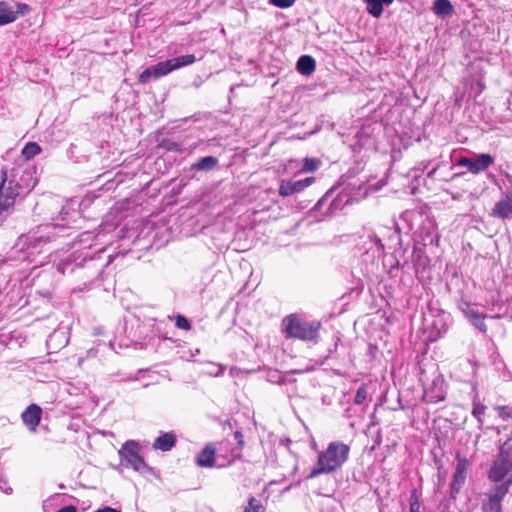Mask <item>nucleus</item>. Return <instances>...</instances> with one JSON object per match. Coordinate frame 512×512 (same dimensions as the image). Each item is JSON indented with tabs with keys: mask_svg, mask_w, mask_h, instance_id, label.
Masks as SVG:
<instances>
[{
	"mask_svg": "<svg viewBox=\"0 0 512 512\" xmlns=\"http://www.w3.org/2000/svg\"><path fill=\"white\" fill-rule=\"evenodd\" d=\"M494 163V158L490 154L482 153L475 158L462 157L457 161V166L465 167L472 174L484 172Z\"/></svg>",
	"mask_w": 512,
	"mask_h": 512,
	"instance_id": "obj_7",
	"label": "nucleus"
},
{
	"mask_svg": "<svg viewBox=\"0 0 512 512\" xmlns=\"http://www.w3.org/2000/svg\"><path fill=\"white\" fill-rule=\"evenodd\" d=\"M492 215L501 219H512V196L507 195L499 200L492 210Z\"/></svg>",
	"mask_w": 512,
	"mask_h": 512,
	"instance_id": "obj_14",
	"label": "nucleus"
},
{
	"mask_svg": "<svg viewBox=\"0 0 512 512\" xmlns=\"http://www.w3.org/2000/svg\"><path fill=\"white\" fill-rule=\"evenodd\" d=\"M433 13L444 19L451 16L454 12V7L450 0H435L432 6Z\"/></svg>",
	"mask_w": 512,
	"mask_h": 512,
	"instance_id": "obj_15",
	"label": "nucleus"
},
{
	"mask_svg": "<svg viewBox=\"0 0 512 512\" xmlns=\"http://www.w3.org/2000/svg\"><path fill=\"white\" fill-rule=\"evenodd\" d=\"M177 436L174 432H161L154 440L153 448L160 451H170L176 444Z\"/></svg>",
	"mask_w": 512,
	"mask_h": 512,
	"instance_id": "obj_13",
	"label": "nucleus"
},
{
	"mask_svg": "<svg viewBox=\"0 0 512 512\" xmlns=\"http://www.w3.org/2000/svg\"><path fill=\"white\" fill-rule=\"evenodd\" d=\"M350 447L339 441L331 442L328 447L319 453L309 478H316L322 474H328L340 469L347 461Z\"/></svg>",
	"mask_w": 512,
	"mask_h": 512,
	"instance_id": "obj_1",
	"label": "nucleus"
},
{
	"mask_svg": "<svg viewBox=\"0 0 512 512\" xmlns=\"http://www.w3.org/2000/svg\"><path fill=\"white\" fill-rule=\"evenodd\" d=\"M410 512H420V504L415 491L411 495Z\"/></svg>",
	"mask_w": 512,
	"mask_h": 512,
	"instance_id": "obj_33",
	"label": "nucleus"
},
{
	"mask_svg": "<svg viewBox=\"0 0 512 512\" xmlns=\"http://www.w3.org/2000/svg\"><path fill=\"white\" fill-rule=\"evenodd\" d=\"M393 0H365L367 12L375 18H380L384 5H391Z\"/></svg>",
	"mask_w": 512,
	"mask_h": 512,
	"instance_id": "obj_17",
	"label": "nucleus"
},
{
	"mask_svg": "<svg viewBox=\"0 0 512 512\" xmlns=\"http://www.w3.org/2000/svg\"><path fill=\"white\" fill-rule=\"evenodd\" d=\"M483 512H502L501 505L484 502L482 506Z\"/></svg>",
	"mask_w": 512,
	"mask_h": 512,
	"instance_id": "obj_32",
	"label": "nucleus"
},
{
	"mask_svg": "<svg viewBox=\"0 0 512 512\" xmlns=\"http://www.w3.org/2000/svg\"><path fill=\"white\" fill-rule=\"evenodd\" d=\"M58 338H64V333H62V332H53L50 335V337H49V339L47 341V344L49 345L50 342H52V341H54V340H56Z\"/></svg>",
	"mask_w": 512,
	"mask_h": 512,
	"instance_id": "obj_39",
	"label": "nucleus"
},
{
	"mask_svg": "<svg viewBox=\"0 0 512 512\" xmlns=\"http://www.w3.org/2000/svg\"><path fill=\"white\" fill-rule=\"evenodd\" d=\"M486 317L487 316L484 314H479L473 321H471L472 325L484 334L487 332V326L484 321Z\"/></svg>",
	"mask_w": 512,
	"mask_h": 512,
	"instance_id": "obj_25",
	"label": "nucleus"
},
{
	"mask_svg": "<svg viewBox=\"0 0 512 512\" xmlns=\"http://www.w3.org/2000/svg\"><path fill=\"white\" fill-rule=\"evenodd\" d=\"M463 175H465V172L455 173V174L453 175L452 179H455V178H457V177H461V176H463Z\"/></svg>",
	"mask_w": 512,
	"mask_h": 512,
	"instance_id": "obj_44",
	"label": "nucleus"
},
{
	"mask_svg": "<svg viewBox=\"0 0 512 512\" xmlns=\"http://www.w3.org/2000/svg\"><path fill=\"white\" fill-rule=\"evenodd\" d=\"M510 319L512 320V315L510 316Z\"/></svg>",
	"mask_w": 512,
	"mask_h": 512,
	"instance_id": "obj_46",
	"label": "nucleus"
},
{
	"mask_svg": "<svg viewBox=\"0 0 512 512\" xmlns=\"http://www.w3.org/2000/svg\"><path fill=\"white\" fill-rule=\"evenodd\" d=\"M122 465L130 467L137 472H143L147 465L140 455V445L137 441H127L119 450Z\"/></svg>",
	"mask_w": 512,
	"mask_h": 512,
	"instance_id": "obj_5",
	"label": "nucleus"
},
{
	"mask_svg": "<svg viewBox=\"0 0 512 512\" xmlns=\"http://www.w3.org/2000/svg\"><path fill=\"white\" fill-rule=\"evenodd\" d=\"M94 512H121V511L116 509V508H112V507L106 506V507L97 509Z\"/></svg>",
	"mask_w": 512,
	"mask_h": 512,
	"instance_id": "obj_40",
	"label": "nucleus"
},
{
	"mask_svg": "<svg viewBox=\"0 0 512 512\" xmlns=\"http://www.w3.org/2000/svg\"><path fill=\"white\" fill-rule=\"evenodd\" d=\"M331 208H333V209H337V208H338L337 199H334V200L331 202Z\"/></svg>",
	"mask_w": 512,
	"mask_h": 512,
	"instance_id": "obj_43",
	"label": "nucleus"
},
{
	"mask_svg": "<svg viewBox=\"0 0 512 512\" xmlns=\"http://www.w3.org/2000/svg\"><path fill=\"white\" fill-rule=\"evenodd\" d=\"M320 328L319 321H305L296 313L285 316L281 322V331L286 338H295L314 344L319 341Z\"/></svg>",
	"mask_w": 512,
	"mask_h": 512,
	"instance_id": "obj_2",
	"label": "nucleus"
},
{
	"mask_svg": "<svg viewBox=\"0 0 512 512\" xmlns=\"http://www.w3.org/2000/svg\"><path fill=\"white\" fill-rule=\"evenodd\" d=\"M244 512H265V508L259 500L255 497H251L248 501V505L244 509Z\"/></svg>",
	"mask_w": 512,
	"mask_h": 512,
	"instance_id": "obj_24",
	"label": "nucleus"
},
{
	"mask_svg": "<svg viewBox=\"0 0 512 512\" xmlns=\"http://www.w3.org/2000/svg\"><path fill=\"white\" fill-rule=\"evenodd\" d=\"M458 308L463 314H465L470 308H472V305L469 302L462 299L458 303Z\"/></svg>",
	"mask_w": 512,
	"mask_h": 512,
	"instance_id": "obj_36",
	"label": "nucleus"
},
{
	"mask_svg": "<svg viewBox=\"0 0 512 512\" xmlns=\"http://www.w3.org/2000/svg\"><path fill=\"white\" fill-rule=\"evenodd\" d=\"M17 19V12L6 2L0 1V26L14 22Z\"/></svg>",
	"mask_w": 512,
	"mask_h": 512,
	"instance_id": "obj_19",
	"label": "nucleus"
},
{
	"mask_svg": "<svg viewBox=\"0 0 512 512\" xmlns=\"http://www.w3.org/2000/svg\"><path fill=\"white\" fill-rule=\"evenodd\" d=\"M334 187H332L331 189H329L325 195L319 199V201L317 202V204L315 205V209L319 210L321 209L322 205L325 203V201L332 195V193L334 192Z\"/></svg>",
	"mask_w": 512,
	"mask_h": 512,
	"instance_id": "obj_34",
	"label": "nucleus"
},
{
	"mask_svg": "<svg viewBox=\"0 0 512 512\" xmlns=\"http://www.w3.org/2000/svg\"><path fill=\"white\" fill-rule=\"evenodd\" d=\"M486 407L484 404L480 403L476 398L473 400V409L472 415L477 418L480 424L483 423L482 415L485 413Z\"/></svg>",
	"mask_w": 512,
	"mask_h": 512,
	"instance_id": "obj_23",
	"label": "nucleus"
},
{
	"mask_svg": "<svg viewBox=\"0 0 512 512\" xmlns=\"http://www.w3.org/2000/svg\"><path fill=\"white\" fill-rule=\"evenodd\" d=\"M40 152L41 148L36 142H29L24 146L21 154L26 160H30Z\"/></svg>",
	"mask_w": 512,
	"mask_h": 512,
	"instance_id": "obj_22",
	"label": "nucleus"
},
{
	"mask_svg": "<svg viewBox=\"0 0 512 512\" xmlns=\"http://www.w3.org/2000/svg\"><path fill=\"white\" fill-rule=\"evenodd\" d=\"M480 313L475 310L473 307L470 308L464 315L471 322L473 321Z\"/></svg>",
	"mask_w": 512,
	"mask_h": 512,
	"instance_id": "obj_37",
	"label": "nucleus"
},
{
	"mask_svg": "<svg viewBox=\"0 0 512 512\" xmlns=\"http://www.w3.org/2000/svg\"><path fill=\"white\" fill-rule=\"evenodd\" d=\"M41 415L42 409L36 404H31L22 412L21 419L30 431L35 432Z\"/></svg>",
	"mask_w": 512,
	"mask_h": 512,
	"instance_id": "obj_12",
	"label": "nucleus"
},
{
	"mask_svg": "<svg viewBox=\"0 0 512 512\" xmlns=\"http://www.w3.org/2000/svg\"><path fill=\"white\" fill-rule=\"evenodd\" d=\"M196 61L194 54L181 55L172 59L161 61L155 65L147 67L138 77L140 84L147 83L151 78L158 79L170 72L191 65Z\"/></svg>",
	"mask_w": 512,
	"mask_h": 512,
	"instance_id": "obj_3",
	"label": "nucleus"
},
{
	"mask_svg": "<svg viewBox=\"0 0 512 512\" xmlns=\"http://www.w3.org/2000/svg\"><path fill=\"white\" fill-rule=\"evenodd\" d=\"M511 486L512 474L504 482L495 483L487 494L488 500L486 502L501 505Z\"/></svg>",
	"mask_w": 512,
	"mask_h": 512,
	"instance_id": "obj_11",
	"label": "nucleus"
},
{
	"mask_svg": "<svg viewBox=\"0 0 512 512\" xmlns=\"http://www.w3.org/2000/svg\"><path fill=\"white\" fill-rule=\"evenodd\" d=\"M446 383L442 375H436L424 389L423 399L428 403H438L446 397Z\"/></svg>",
	"mask_w": 512,
	"mask_h": 512,
	"instance_id": "obj_8",
	"label": "nucleus"
},
{
	"mask_svg": "<svg viewBox=\"0 0 512 512\" xmlns=\"http://www.w3.org/2000/svg\"><path fill=\"white\" fill-rule=\"evenodd\" d=\"M175 325L177 328L186 330V331L190 330V328H191V324H190L189 320L180 314L175 317Z\"/></svg>",
	"mask_w": 512,
	"mask_h": 512,
	"instance_id": "obj_27",
	"label": "nucleus"
},
{
	"mask_svg": "<svg viewBox=\"0 0 512 512\" xmlns=\"http://www.w3.org/2000/svg\"><path fill=\"white\" fill-rule=\"evenodd\" d=\"M296 0H269V3L282 9L289 8L294 5Z\"/></svg>",
	"mask_w": 512,
	"mask_h": 512,
	"instance_id": "obj_31",
	"label": "nucleus"
},
{
	"mask_svg": "<svg viewBox=\"0 0 512 512\" xmlns=\"http://www.w3.org/2000/svg\"><path fill=\"white\" fill-rule=\"evenodd\" d=\"M218 164V159L214 156H205L200 158L195 164L192 165V168L201 170V171H210L216 167Z\"/></svg>",
	"mask_w": 512,
	"mask_h": 512,
	"instance_id": "obj_20",
	"label": "nucleus"
},
{
	"mask_svg": "<svg viewBox=\"0 0 512 512\" xmlns=\"http://www.w3.org/2000/svg\"><path fill=\"white\" fill-rule=\"evenodd\" d=\"M366 398H367V386L362 385L361 387L358 388V390L356 392L354 402H355V404L360 405L366 400Z\"/></svg>",
	"mask_w": 512,
	"mask_h": 512,
	"instance_id": "obj_28",
	"label": "nucleus"
},
{
	"mask_svg": "<svg viewBox=\"0 0 512 512\" xmlns=\"http://www.w3.org/2000/svg\"><path fill=\"white\" fill-rule=\"evenodd\" d=\"M512 474V446L505 442L499 449V453L488 471V479L491 482H504Z\"/></svg>",
	"mask_w": 512,
	"mask_h": 512,
	"instance_id": "obj_4",
	"label": "nucleus"
},
{
	"mask_svg": "<svg viewBox=\"0 0 512 512\" xmlns=\"http://www.w3.org/2000/svg\"><path fill=\"white\" fill-rule=\"evenodd\" d=\"M470 461L466 458L457 457L455 472L451 481V494L458 493L465 484L467 472L470 468Z\"/></svg>",
	"mask_w": 512,
	"mask_h": 512,
	"instance_id": "obj_9",
	"label": "nucleus"
},
{
	"mask_svg": "<svg viewBox=\"0 0 512 512\" xmlns=\"http://www.w3.org/2000/svg\"><path fill=\"white\" fill-rule=\"evenodd\" d=\"M496 411L503 420L512 418V407L510 406H497Z\"/></svg>",
	"mask_w": 512,
	"mask_h": 512,
	"instance_id": "obj_30",
	"label": "nucleus"
},
{
	"mask_svg": "<svg viewBox=\"0 0 512 512\" xmlns=\"http://www.w3.org/2000/svg\"><path fill=\"white\" fill-rule=\"evenodd\" d=\"M318 165H319V161H317L315 159L306 158L304 160L302 170L305 172H312L318 168Z\"/></svg>",
	"mask_w": 512,
	"mask_h": 512,
	"instance_id": "obj_29",
	"label": "nucleus"
},
{
	"mask_svg": "<svg viewBox=\"0 0 512 512\" xmlns=\"http://www.w3.org/2000/svg\"><path fill=\"white\" fill-rule=\"evenodd\" d=\"M17 8H18L17 13H20L22 15H24L30 9L29 6L24 3H17Z\"/></svg>",
	"mask_w": 512,
	"mask_h": 512,
	"instance_id": "obj_38",
	"label": "nucleus"
},
{
	"mask_svg": "<svg viewBox=\"0 0 512 512\" xmlns=\"http://www.w3.org/2000/svg\"><path fill=\"white\" fill-rule=\"evenodd\" d=\"M314 181V177H307L297 181L282 180L278 189V193L282 197H288L293 194L302 192L306 187L314 183Z\"/></svg>",
	"mask_w": 512,
	"mask_h": 512,
	"instance_id": "obj_10",
	"label": "nucleus"
},
{
	"mask_svg": "<svg viewBox=\"0 0 512 512\" xmlns=\"http://www.w3.org/2000/svg\"><path fill=\"white\" fill-rule=\"evenodd\" d=\"M316 62L310 55H302L297 61V70L304 76L312 74L315 70Z\"/></svg>",
	"mask_w": 512,
	"mask_h": 512,
	"instance_id": "obj_18",
	"label": "nucleus"
},
{
	"mask_svg": "<svg viewBox=\"0 0 512 512\" xmlns=\"http://www.w3.org/2000/svg\"><path fill=\"white\" fill-rule=\"evenodd\" d=\"M224 370V367L221 364L207 362L202 365L201 372L210 376H218Z\"/></svg>",
	"mask_w": 512,
	"mask_h": 512,
	"instance_id": "obj_21",
	"label": "nucleus"
},
{
	"mask_svg": "<svg viewBox=\"0 0 512 512\" xmlns=\"http://www.w3.org/2000/svg\"><path fill=\"white\" fill-rule=\"evenodd\" d=\"M215 461V448L207 445L197 456V464L201 467H212Z\"/></svg>",
	"mask_w": 512,
	"mask_h": 512,
	"instance_id": "obj_16",
	"label": "nucleus"
},
{
	"mask_svg": "<svg viewBox=\"0 0 512 512\" xmlns=\"http://www.w3.org/2000/svg\"><path fill=\"white\" fill-rule=\"evenodd\" d=\"M458 308L463 314H465L470 308H472V305L469 302L462 299L458 303Z\"/></svg>",
	"mask_w": 512,
	"mask_h": 512,
	"instance_id": "obj_35",
	"label": "nucleus"
},
{
	"mask_svg": "<svg viewBox=\"0 0 512 512\" xmlns=\"http://www.w3.org/2000/svg\"><path fill=\"white\" fill-rule=\"evenodd\" d=\"M375 244L378 246V248H380L382 250L384 249V245H383L381 239H379L377 236H375Z\"/></svg>",
	"mask_w": 512,
	"mask_h": 512,
	"instance_id": "obj_42",
	"label": "nucleus"
},
{
	"mask_svg": "<svg viewBox=\"0 0 512 512\" xmlns=\"http://www.w3.org/2000/svg\"><path fill=\"white\" fill-rule=\"evenodd\" d=\"M58 512H77L74 506H65L61 508Z\"/></svg>",
	"mask_w": 512,
	"mask_h": 512,
	"instance_id": "obj_41",
	"label": "nucleus"
},
{
	"mask_svg": "<svg viewBox=\"0 0 512 512\" xmlns=\"http://www.w3.org/2000/svg\"><path fill=\"white\" fill-rule=\"evenodd\" d=\"M21 186L18 182L7 178V170L1 169L0 181V213L14 205L16 197L20 193Z\"/></svg>",
	"mask_w": 512,
	"mask_h": 512,
	"instance_id": "obj_6",
	"label": "nucleus"
},
{
	"mask_svg": "<svg viewBox=\"0 0 512 512\" xmlns=\"http://www.w3.org/2000/svg\"><path fill=\"white\" fill-rule=\"evenodd\" d=\"M499 317H500L499 315L491 316V318H499Z\"/></svg>",
	"mask_w": 512,
	"mask_h": 512,
	"instance_id": "obj_45",
	"label": "nucleus"
},
{
	"mask_svg": "<svg viewBox=\"0 0 512 512\" xmlns=\"http://www.w3.org/2000/svg\"><path fill=\"white\" fill-rule=\"evenodd\" d=\"M160 146L167 151L178 152L181 150L180 145L171 139H163L160 143Z\"/></svg>",
	"mask_w": 512,
	"mask_h": 512,
	"instance_id": "obj_26",
	"label": "nucleus"
}]
</instances>
